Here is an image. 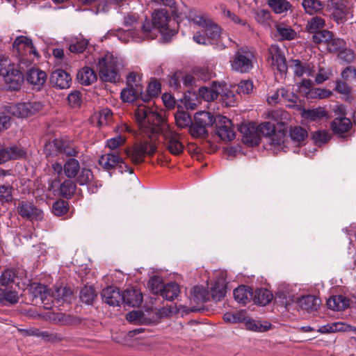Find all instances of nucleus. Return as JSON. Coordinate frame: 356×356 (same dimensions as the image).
Returning <instances> with one entry per match:
<instances>
[{"instance_id":"obj_1","label":"nucleus","mask_w":356,"mask_h":356,"mask_svg":"<svg viewBox=\"0 0 356 356\" xmlns=\"http://www.w3.org/2000/svg\"><path fill=\"white\" fill-rule=\"evenodd\" d=\"M140 131L147 136L149 140L136 142L129 149H127V156H152L157 152L156 140L162 135L165 147L172 154H179L182 152L183 145L179 136L172 131L165 118L157 108L139 105L135 113Z\"/></svg>"},{"instance_id":"obj_2","label":"nucleus","mask_w":356,"mask_h":356,"mask_svg":"<svg viewBox=\"0 0 356 356\" xmlns=\"http://www.w3.org/2000/svg\"><path fill=\"white\" fill-rule=\"evenodd\" d=\"M13 53L18 57L17 65L20 69H27L38 58L39 54L32 40L26 36H17L13 43Z\"/></svg>"},{"instance_id":"obj_3","label":"nucleus","mask_w":356,"mask_h":356,"mask_svg":"<svg viewBox=\"0 0 356 356\" xmlns=\"http://www.w3.org/2000/svg\"><path fill=\"white\" fill-rule=\"evenodd\" d=\"M119 61L111 54H106L98 60L97 70L102 81L115 83L120 79Z\"/></svg>"},{"instance_id":"obj_4","label":"nucleus","mask_w":356,"mask_h":356,"mask_svg":"<svg viewBox=\"0 0 356 356\" xmlns=\"http://www.w3.org/2000/svg\"><path fill=\"white\" fill-rule=\"evenodd\" d=\"M259 134L261 136H268V141L271 146L275 154H279L281 152L286 153L287 146L284 140V134H275V127L274 124L270 122H265L257 124Z\"/></svg>"},{"instance_id":"obj_5","label":"nucleus","mask_w":356,"mask_h":356,"mask_svg":"<svg viewBox=\"0 0 356 356\" xmlns=\"http://www.w3.org/2000/svg\"><path fill=\"white\" fill-rule=\"evenodd\" d=\"M255 61L254 51L248 47H243L234 53L230 63L232 70L248 73L253 68Z\"/></svg>"},{"instance_id":"obj_6","label":"nucleus","mask_w":356,"mask_h":356,"mask_svg":"<svg viewBox=\"0 0 356 356\" xmlns=\"http://www.w3.org/2000/svg\"><path fill=\"white\" fill-rule=\"evenodd\" d=\"M43 108V104L39 101H30L26 102L11 103L5 106V111L17 118H28L39 111Z\"/></svg>"},{"instance_id":"obj_7","label":"nucleus","mask_w":356,"mask_h":356,"mask_svg":"<svg viewBox=\"0 0 356 356\" xmlns=\"http://www.w3.org/2000/svg\"><path fill=\"white\" fill-rule=\"evenodd\" d=\"M216 134L224 141H231L236 137L232 122L225 116H217Z\"/></svg>"},{"instance_id":"obj_8","label":"nucleus","mask_w":356,"mask_h":356,"mask_svg":"<svg viewBox=\"0 0 356 356\" xmlns=\"http://www.w3.org/2000/svg\"><path fill=\"white\" fill-rule=\"evenodd\" d=\"M99 165L105 170L116 172L120 173L123 172H129L133 173V170L126 163L122 157H98Z\"/></svg>"},{"instance_id":"obj_9","label":"nucleus","mask_w":356,"mask_h":356,"mask_svg":"<svg viewBox=\"0 0 356 356\" xmlns=\"http://www.w3.org/2000/svg\"><path fill=\"white\" fill-rule=\"evenodd\" d=\"M193 22L205 29V34L211 39H218L222 34V29L210 18L204 15H195L193 19Z\"/></svg>"},{"instance_id":"obj_10","label":"nucleus","mask_w":356,"mask_h":356,"mask_svg":"<svg viewBox=\"0 0 356 356\" xmlns=\"http://www.w3.org/2000/svg\"><path fill=\"white\" fill-rule=\"evenodd\" d=\"M17 211L22 218L30 220H41L44 216L43 211L32 202H20L17 207Z\"/></svg>"},{"instance_id":"obj_11","label":"nucleus","mask_w":356,"mask_h":356,"mask_svg":"<svg viewBox=\"0 0 356 356\" xmlns=\"http://www.w3.org/2000/svg\"><path fill=\"white\" fill-rule=\"evenodd\" d=\"M240 131L243 134L242 140L245 144L252 147L259 145L261 137L256 123L250 122L243 124L240 127Z\"/></svg>"},{"instance_id":"obj_12","label":"nucleus","mask_w":356,"mask_h":356,"mask_svg":"<svg viewBox=\"0 0 356 356\" xmlns=\"http://www.w3.org/2000/svg\"><path fill=\"white\" fill-rule=\"evenodd\" d=\"M268 61L270 62L271 65L276 67L281 73L285 72L287 70L286 58L277 44H271L268 48Z\"/></svg>"},{"instance_id":"obj_13","label":"nucleus","mask_w":356,"mask_h":356,"mask_svg":"<svg viewBox=\"0 0 356 356\" xmlns=\"http://www.w3.org/2000/svg\"><path fill=\"white\" fill-rule=\"evenodd\" d=\"M15 69L14 66L9 70L8 73L3 76V79L8 88L10 90H18L20 89L24 79V72L26 69Z\"/></svg>"},{"instance_id":"obj_14","label":"nucleus","mask_w":356,"mask_h":356,"mask_svg":"<svg viewBox=\"0 0 356 356\" xmlns=\"http://www.w3.org/2000/svg\"><path fill=\"white\" fill-rule=\"evenodd\" d=\"M50 81L54 87L59 89H67L70 87L72 77L66 71L58 69L51 73Z\"/></svg>"},{"instance_id":"obj_15","label":"nucleus","mask_w":356,"mask_h":356,"mask_svg":"<svg viewBox=\"0 0 356 356\" xmlns=\"http://www.w3.org/2000/svg\"><path fill=\"white\" fill-rule=\"evenodd\" d=\"M353 126L351 120L346 117L336 118L331 124L333 132L339 137L346 138L349 136V131Z\"/></svg>"},{"instance_id":"obj_16","label":"nucleus","mask_w":356,"mask_h":356,"mask_svg":"<svg viewBox=\"0 0 356 356\" xmlns=\"http://www.w3.org/2000/svg\"><path fill=\"white\" fill-rule=\"evenodd\" d=\"M53 146L56 150V156L58 154H63L65 156H76L78 154V152L76 150L74 144L65 140L55 139L53 142V144H49L45 146V150L47 151L49 147L51 148Z\"/></svg>"},{"instance_id":"obj_17","label":"nucleus","mask_w":356,"mask_h":356,"mask_svg":"<svg viewBox=\"0 0 356 356\" xmlns=\"http://www.w3.org/2000/svg\"><path fill=\"white\" fill-rule=\"evenodd\" d=\"M31 292L35 298L39 299L41 303L44 304V308H51L49 302H52V296L46 286L41 284H33L31 286Z\"/></svg>"},{"instance_id":"obj_18","label":"nucleus","mask_w":356,"mask_h":356,"mask_svg":"<svg viewBox=\"0 0 356 356\" xmlns=\"http://www.w3.org/2000/svg\"><path fill=\"white\" fill-rule=\"evenodd\" d=\"M122 302L130 307H138L143 302V294L136 287L127 288L122 293Z\"/></svg>"},{"instance_id":"obj_19","label":"nucleus","mask_w":356,"mask_h":356,"mask_svg":"<svg viewBox=\"0 0 356 356\" xmlns=\"http://www.w3.org/2000/svg\"><path fill=\"white\" fill-rule=\"evenodd\" d=\"M101 295L103 301L110 306H118L122 300V294L114 286H108L103 289Z\"/></svg>"},{"instance_id":"obj_20","label":"nucleus","mask_w":356,"mask_h":356,"mask_svg":"<svg viewBox=\"0 0 356 356\" xmlns=\"http://www.w3.org/2000/svg\"><path fill=\"white\" fill-rule=\"evenodd\" d=\"M291 67L296 76L301 77L305 74L312 77L315 76V70L312 63L302 62L298 59L292 60Z\"/></svg>"},{"instance_id":"obj_21","label":"nucleus","mask_w":356,"mask_h":356,"mask_svg":"<svg viewBox=\"0 0 356 356\" xmlns=\"http://www.w3.org/2000/svg\"><path fill=\"white\" fill-rule=\"evenodd\" d=\"M333 19L337 23H341L346 20V16L350 13V8L342 1L334 0L332 3Z\"/></svg>"},{"instance_id":"obj_22","label":"nucleus","mask_w":356,"mask_h":356,"mask_svg":"<svg viewBox=\"0 0 356 356\" xmlns=\"http://www.w3.org/2000/svg\"><path fill=\"white\" fill-rule=\"evenodd\" d=\"M297 303L300 309L307 312H311L317 310L321 301L314 296L308 295L300 298Z\"/></svg>"},{"instance_id":"obj_23","label":"nucleus","mask_w":356,"mask_h":356,"mask_svg":"<svg viewBox=\"0 0 356 356\" xmlns=\"http://www.w3.org/2000/svg\"><path fill=\"white\" fill-rule=\"evenodd\" d=\"M26 79L31 85L39 89L45 83L47 74L38 68L32 67L27 71Z\"/></svg>"},{"instance_id":"obj_24","label":"nucleus","mask_w":356,"mask_h":356,"mask_svg":"<svg viewBox=\"0 0 356 356\" xmlns=\"http://www.w3.org/2000/svg\"><path fill=\"white\" fill-rule=\"evenodd\" d=\"M22 272L19 269L7 268L3 270L0 276V284L3 286H11L21 277Z\"/></svg>"},{"instance_id":"obj_25","label":"nucleus","mask_w":356,"mask_h":356,"mask_svg":"<svg viewBox=\"0 0 356 356\" xmlns=\"http://www.w3.org/2000/svg\"><path fill=\"white\" fill-rule=\"evenodd\" d=\"M110 35L116 36L119 40L124 43H127L131 41L140 42L139 38H140L138 36L137 30L136 29L123 30L122 29H118L117 30L111 31Z\"/></svg>"},{"instance_id":"obj_26","label":"nucleus","mask_w":356,"mask_h":356,"mask_svg":"<svg viewBox=\"0 0 356 356\" xmlns=\"http://www.w3.org/2000/svg\"><path fill=\"white\" fill-rule=\"evenodd\" d=\"M253 296L252 289L249 286L241 285L234 291L235 300L242 305L248 303Z\"/></svg>"},{"instance_id":"obj_27","label":"nucleus","mask_w":356,"mask_h":356,"mask_svg":"<svg viewBox=\"0 0 356 356\" xmlns=\"http://www.w3.org/2000/svg\"><path fill=\"white\" fill-rule=\"evenodd\" d=\"M220 85L213 83L211 88L201 87L199 89V95L206 102L216 99L220 94Z\"/></svg>"},{"instance_id":"obj_28","label":"nucleus","mask_w":356,"mask_h":356,"mask_svg":"<svg viewBox=\"0 0 356 356\" xmlns=\"http://www.w3.org/2000/svg\"><path fill=\"white\" fill-rule=\"evenodd\" d=\"M327 307L332 310H344L349 306V300L343 296H334L327 301Z\"/></svg>"},{"instance_id":"obj_29","label":"nucleus","mask_w":356,"mask_h":356,"mask_svg":"<svg viewBox=\"0 0 356 356\" xmlns=\"http://www.w3.org/2000/svg\"><path fill=\"white\" fill-rule=\"evenodd\" d=\"M143 88L127 86L120 93V97L124 102H134L139 96L142 97Z\"/></svg>"},{"instance_id":"obj_30","label":"nucleus","mask_w":356,"mask_h":356,"mask_svg":"<svg viewBox=\"0 0 356 356\" xmlns=\"http://www.w3.org/2000/svg\"><path fill=\"white\" fill-rule=\"evenodd\" d=\"M352 325L343 322H336L323 325L318 329L321 333H332L336 332H351Z\"/></svg>"},{"instance_id":"obj_31","label":"nucleus","mask_w":356,"mask_h":356,"mask_svg":"<svg viewBox=\"0 0 356 356\" xmlns=\"http://www.w3.org/2000/svg\"><path fill=\"white\" fill-rule=\"evenodd\" d=\"M170 17L165 10H155L152 14V22L156 27L166 29Z\"/></svg>"},{"instance_id":"obj_32","label":"nucleus","mask_w":356,"mask_h":356,"mask_svg":"<svg viewBox=\"0 0 356 356\" xmlns=\"http://www.w3.org/2000/svg\"><path fill=\"white\" fill-rule=\"evenodd\" d=\"M27 152L24 148L16 144L6 145L0 144V156H26Z\"/></svg>"},{"instance_id":"obj_33","label":"nucleus","mask_w":356,"mask_h":356,"mask_svg":"<svg viewBox=\"0 0 356 356\" xmlns=\"http://www.w3.org/2000/svg\"><path fill=\"white\" fill-rule=\"evenodd\" d=\"M77 79L82 85L88 86L97 80V75L90 67H84L78 72Z\"/></svg>"},{"instance_id":"obj_34","label":"nucleus","mask_w":356,"mask_h":356,"mask_svg":"<svg viewBox=\"0 0 356 356\" xmlns=\"http://www.w3.org/2000/svg\"><path fill=\"white\" fill-rule=\"evenodd\" d=\"M252 299L255 304L265 306L272 300L273 294L266 289H258L253 294Z\"/></svg>"},{"instance_id":"obj_35","label":"nucleus","mask_w":356,"mask_h":356,"mask_svg":"<svg viewBox=\"0 0 356 356\" xmlns=\"http://www.w3.org/2000/svg\"><path fill=\"white\" fill-rule=\"evenodd\" d=\"M245 327L251 331L254 332H266L270 329L271 324L268 322H264L256 321L245 317V320L243 321Z\"/></svg>"},{"instance_id":"obj_36","label":"nucleus","mask_w":356,"mask_h":356,"mask_svg":"<svg viewBox=\"0 0 356 356\" xmlns=\"http://www.w3.org/2000/svg\"><path fill=\"white\" fill-rule=\"evenodd\" d=\"M132 163L135 165L141 164L142 163H148L153 165H160L164 166L169 163L170 159L169 157H148L149 160L146 161L145 157H129Z\"/></svg>"},{"instance_id":"obj_37","label":"nucleus","mask_w":356,"mask_h":356,"mask_svg":"<svg viewBox=\"0 0 356 356\" xmlns=\"http://www.w3.org/2000/svg\"><path fill=\"white\" fill-rule=\"evenodd\" d=\"M179 292V285L175 282H170L163 285L160 295L168 300H172L178 296Z\"/></svg>"},{"instance_id":"obj_38","label":"nucleus","mask_w":356,"mask_h":356,"mask_svg":"<svg viewBox=\"0 0 356 356\" xmlns=\"http://www.w3.org/2000/svg\"><path fill=\"white\" fill-rule=\"evenodd\" d=\"M194 120L198 124L202 125L206 129L217 122V118H215L211 113L207 111L197 113L195 115Z\"/></svg>"},{"instance_id":"obj_39","label":"nucleus","mask_w":356,"mask_h":356,"mask_svg":"<svg viewBox=\"0 0 356 356\" xmlns=\"http://www.w3.org/2000/svg\"><path fill=\"white\" fill-rule=\"evenodd\" d=\"M302 5L305 13L310 15L321 12L324 7L323 3L320 0H303Z\"/></svg>"},{"instance_id":"obj_40","label":"nucleus","mask_w":356,"mask_h":356,"mask_svg":"<svg viewBox=\"0 0 356 356\" xmlns=\"http://www.w3.org/2000/svg\"><path fill=\"white\" fill-rule=\"evenodd\" d=\"M65 175L69 178L76 177L80 170L79 162L74 158L69 159L64 164Z\"/></svg>"},{"instance_id":"obj_41","label":"nucleus","mask_w":356,"mask_h":356,"mask_svg":"<svg viewBox=\"0 0 356 356\" xmlns=\"http://www.w3.org/2000/svg\"><path fill=\"white\" fill-rule=\"evenodd\" d=\"M161 92V84L156 79L152 80L147 88V94L142 93V100L145 102H149L152 97L158 96Z\"/></svg>"},{"instance_id":"obj_42","label":"nucleus","mask_w":356,"mask_h":356,"mask_svg":"<svg viewBox=\"0 0 356 356\" xmlns=\"http://www.w3.org/2000/svg\"><path fill=\"white\" fill-rule=\"evenodd\" d=\"M52 300L56 299L58 301L62 300L65 302H70L72 299V292L67 286L56 288L51 294Z\"/></svg>"},{"instance_id":"obj_43","label":"nucleus","mask_w":356,"mask_h":356,"mask_svg":"<svg viewBox=\"0 0 356 356\" xmlns=\"http://www.w3.org/2000/svg\"><path fill=\"white\" fill-rule=\"evenodd\" d=\"M155 27L156 26H154L153 22L146 20L143 24L141 26V30H137V32L138 33V36L140 38H139L140 42L147 39H153L156 35V34L153 32Z\"/></svg>"},{"instance_id":"obj_44","label":"nucleus","mask_w":356,"mask_h":356,"mask_svg":"<svg viewBox=\"0 0 356 356\" xmlns=\"http://www.w3.org/2000/svg\"><path fill=\"white\" fill-rule=\"evenodd\" d=\"M191 298L195 302L203 303L209 300V293L202 286H194L191 292Z\"/></svg>"},{"instance_id":"obj_45","label":"nucleus","mask_w":356,"mask_h":356,"mask_svg":"<svg viewBox=\"0 0 356 356\" xmlns=\"http://www.w3.org/2000/svg\"><path fill=\"white\" fill-rule=\"evenodd\" d=\"M311 34V40L316 44L321 43L328 44L329 41L331 40L333 37L332 32L327 30H321Z\"/></svg>"},{"instance_id":"obj_46","label":"nucleus","mask_w":356,"mask_h":356,"mask_svg":"<svg viewBox=\"0 0 356 356\" xmlns=\"http://www.w3.org/2000/svg\"><path fill=\"white\" fill-rule=\"evenodd\" d=\"M325 26V19L316 16L307 21L306 29L309 33L322 30Z\"/></svg>"},{"instance_id":"obj_47","label":"nucleus","mask_w":356,"mask_h":356,"mask_svg":"<svg viewBox=\"0 0 356 356\" xmlns=\"http://www.w3.org/2000/svg\"><path fill=\"white\" fill-rule=\"evenodd\" d=\"M268 4L277 14L286 12L291 7L289 2L286 0H268Z\"/></svg>"},{"instance_id":"obj_48","label":"nucleus","mask_w":356,"mask_h":356,"mask_svg":"<svg viewBox=\"0 0 356 356\" xmlns=\"http://www.w3.org/2000/svg\"><path fill=\"white\" fill-rule=\"evenodd\" d=\"M175 120L177 127L183 129L190 127L192 120L190 115L186 111H177L175 113Z\"/></svg>"},{"instance_id":"obj_49","label":"nucleus","mask_w":356,"mask_h":356,"mask_svg":"<svg viewBox=\"0 0 356 356\" xmlns=\"http://www.w3.org/2000/svg\"><path fill=\"white\" fill-rule=\"evenodd\" d=\"M289 135L291 139L294 142L300 144L304 141L307 137V131L301 127H295L291 128Z\"/></svg>"},{"instance_id":"obj_50","label":"nucleus","mask_w":356,"mask_h":356,"mask_svg":"<svg viewBox=\"0 0 356 356\" xmlns=\"http://www.w3.org/2000/svg\"><path fill=\"white\" fill-rule=\"evenodd\" d=\"M97 294L92 286H84L80 291V299L87 305L92 303Z\"/></svg>"},{"instance_id":"obj_51","label":"nucleus","mask_w":356,"mask_h":356,"mask_svg":"<svg viewBox=\"0 0 356 356\" xmlns=\"http://www.w3.org/2000/svg\"><path fill=\"white\" fill-rule=\"evenodd\" d=\"M76 184L70 179L65 180L60 186V191L66 198L71 197L76 191Z\"/></svg>"},{"instance_id":"obj_52","label":"nucleus","mask_w":356,"mask_h":356,"mask_svg":"<svg viewBox=\"0 0 356 356\" xmlns=\"http://www.w3.org/2000/svg\"><path fill=\"white\" fill-rule=\"evenodd\" d=\"M113 120V112L108 108H102L99 112L97 124L99 127L108 125Z\"/></svg>"},{"instance_id":"obj_53","label":"nucleus","mask_w":356,"mask_h":356,"mask_svg":"<svg viewBox=\"0 0 356 356\" xmlns=\"http://www.w3.org/2000/svg\"><path fill=\"white\" fill-rule=\"evenodd\" d=\"M3 305H15L18 302L19 297L15 290L3 289Z\"/></svg>"},{"instance_id":"obj_54","label":"nucleus","mask_w":356,"mask_h":356,"mask_svg":"<svg viewBox=\"0 0 356 356\" xmlns=\"http://www.w3.org/2000/svg\"><path fill=\"white\" fill-rule=\"evenodd\" d=\"M312 139L316 145L321 146L329 141L330 135L325 130H318L312 133Z\"/></svg>"},{"instance_id":"obj_55","label":"nucleus","mask_w":356,"mask_h":356,"mask_svg":"<svg viewBox=\"0 0 356 356\" xmlns=\"http://www.w3.org/2000/svg\"><path fill=\"white\" fill-rule=\"evenodd\" d=\"M226 288L223 282H216L211 288V296L215 301H219L225 297Z\"/></svg>"},{"instance_id":"obj_56","label":"nucleus","mask_w":356,"mask_h":356,"mask_svg":"<svg viewBox=\"0 0 356 356\" xmlns=\"http://www.w3.org/2000/svg\"><path fill=\"white\" fill-rule=\"evenodd\" d=\"M276 29L282 40H291L294 39L296 36V32L291 27L277 25Z\"/></svg>"},{"instance_id":"obj_57","label":"nucleus","mask_w":356,"mask_h":356,"mask_svg":"<svg viewBox=\"0 0 356 356\" xmlns=\"http://www.w3.org/2000/svg\"><path fill=\"white\" fill-rule=\"evenodd\" d=\"M346 46V42L341 38H333L327 44V49L330 52L339 53Z\"/></svg>"},{"instance_id":"obj_58","label":"nucleus","mask_w":356,"mask_h":356,"mask_svg":"<svg viewBox=\"0 0 356 356\" xmlns=\"http://www.w3.org/2000/svg\"><path fill=\"white\" fill-rule=\"evenodd\" d=\"M68 211V202L63 200L55 202L52 206V211L54 215L61 216Z\"/></svg>"},{"instance_id":"obj_59","label":"nucleus","mask_w":356,"mask_h":356,"mask_svg":"<svg viewBox=\"0 0 356 356\" xmlns=\"http://www.w3.org/2000/svg\"><path fill=\"white\" fill-rule=\"evenodd\" d=\"M163 286L162 279L159 276H153L148 282V287L154 294H160Z\"/></svg>"},{"instance_id":"obj_60","label":"nucleus","mask_w":356,"mask_h":356,"mask_svg":"<svg viewBox=\"0 0 356 356\" xmlns=\"http://www.w3.org/2000/svg\"><path fill=\"white\" fill-rule=\"evenodd\" d=\"M223 319L225 322L236 323L243 322L245 320V316L243 312H227L224 314Z\"/></svg>"},{"instance_id":"obj_61","label":"nucleus","mask_w":356,"mask_h":356,"mask_svg":"<svg viewBox=\"0 0 356 356\" xmlns=\"http://www.w3.org/2000/svg\"><path fill=\"white\" fill-rule=\"evenodd\" d=\"M253 90V83L250 80L241 81L237 86L236 92L238 95H249Z\"/></svg>"},{"instance_id":"obj_62","label":"nucleus","mask_w":356,"mask_h":356,"mask_svg":"<svg viewBox=\"0 0 356 356\" xmlns=\"http://www.w3.org/2000/svg\"><path fill=\"white\" fill-rule=\"evenodd\" d=\"M88 42L85 39L76 40L75 42L71 43L69 46V50L75 54H79L84 51L88 46Z\"/></svg>"},{"instance_id":"obj_63","label":"nucleus","mask_w":356,"mask_h":356,"mask_svg":"<svg viewBox=\"0 0 356 356\" xmlns=\"http://www.w3.org/2000/svg\"><path fill=\"white\" fill-rule=\"evenodd\" d=\"M125 142V136L122 135H117L116 136L106 140V147H108L111 150H114L124 145Z\"/></svg>"},{"instance_id":"obj_64","label":"nucleus","mask_w":356,"mask_h":356,"mask_svg":"<svg viewBox=\"0 0 356 356\" xmlns=\"http://www.w3.org/2000/svg\"><path fill=\"white\" fill-rule=\"evenodd\" d=\"M341 78L346 82L356 80V69L352 66L346 67L341 73Z\"/></svg>"}]
</instances>
